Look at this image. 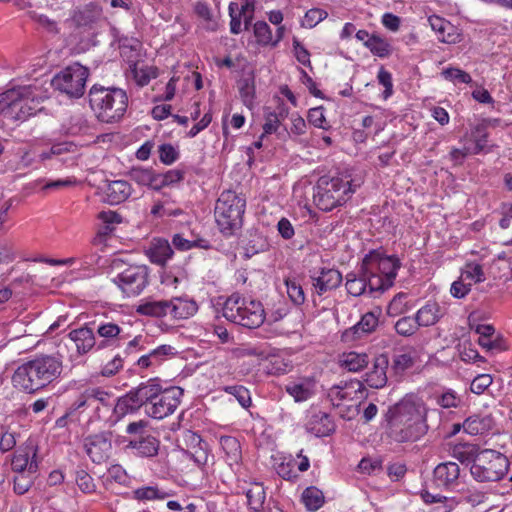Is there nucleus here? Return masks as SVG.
Wrapping results in <instances>:
<instances>
[{
  "mask_svg": "<svg viewBox=\"0 0 512 512\" xmlns=\"http://www.w3.org/2000/svg\"><path fill=\"white\" fill-rule=\"evenodd\" d=\"M461 277L466 282H471V286L485 280L483 268L478 263H467L461 271Z\"/></svg>",
  "mask_w": 512,
  "mask_h": 512,
  "instance_id": "nucleus-46",
  "label": "nucleus"
},
{
  "mask_svg": "<svg viewBox=\"0 0 512 512\" xmlns=\"http://www.w3.org/2000/svg\"><path fill=\"white\" fill-rule=\"evenodd\" d=\"M362 180L345 177H320L314 188L313 200L322 211H331L343 205L348 195L360 187Z\"/></svg>",
  "mask_w": 512,
  "mask_h": 512,
  "instance_id": "nucleus-4",
  "label": "nucleus"
},
{
  "mask_svg": "<svg viewBox=\"0 0 512 512\" xmlns=\"http://www.w3.org/2000/svg\"><path fill=\"white\" fill-rule=\"evenodd\" d=\"M168 307V300L145 301L136 311L141 315L160 318L168 316Z\"/></svg>",
  "mask_w": 512,
  "mask_h": 512,
  "instance_id": "nucleus-36",
  "label": "nucleus"
},
{
  "mask_svg": "<svg viewBox=\"0 0 512 512\" xmlns=\"http://www.w3.org/2000/svg\"><path fill=\"white\" fill-rule=\"evenodd\" d=\"M480 449L474 444H460L453 448V457L461 463H475Z\"/></svg>",
  "mask_w": 512,
  "mask_h": 512,
  "instance_id": "nucleus-43",
  "label": "nucleus"
},
{
  "mask_svg": "<svg viewBox=\"0 0 512 512\" xmlns=\"http://www.w3.org/2000/svg\"><path fill=\"white\" fill-rule=\"evenodd\" d=\"M130 177L139 185L158 190L157 174L152 169L134 168L130 171Z\"/></svg>",
  "mask_w": 512,
  "mask_h": 512,
  "instance_id": "nucleus-37",
  "label": "nucleus"
},
{
  "mask_svg": "<svg viewBox=\"0 0 512 512\" xmlns=\"http://www.w3.org/2000/svg\"><path fill=\"white\" fill-rule=\"evenodd\" d=\"M220 446L225 454V460L230 467L238 466L242 460V449L237 438L232 436H222Z\"/></svg>",
  "mask_w": 512,
  "mask_h": 512,
  "instance_id": "nucleus-31",
  "label": "nucleus"
},
{
  "mask_svg": "<svg viewBox=\"0 0 512 512\" xmlns=\"http://www.w3.org/2000/svg\"><path fill=\"white\" fill-rule=\"evenodd\" d=\"M285 390L296 402L306 401L313 395V385L308 382H292L286 385Z\"/></svg>",
  "mask_w": 512,
  "mask_h": 512,
  "instance_id": "nucleus-41",
  "label": "nucleus"
},
{
  "mask_svg": "<svg viewBox=\"0 0 512 512\" xmlns=\"http://www.w3.org/2000/svg\"><path fill=\"white\" fill-rule=\"evenodd\" d=\"M436 403L444 409L457 408L461 403V398L455 391L448 389L436 397Z\"/></svg>",
  "mask_w": 512,
  "mask_h": 512,
  "instance_id": "nucleus-53",
  "label": "nucleus"
},
{
  "mask_svg": "<svg viewBox=\"0 0 512 512\" xmlns=\"http://www.w3.org/2000/svg\"><path fill=\"white\" fill-rule=\"evenodd\" d=\"M223 390L226 393L233 395L243 408H248L251 405L250 392L244 386H241V385L225 386L223 388Z\"/></svg>",
  "mask_w": 512,
  "mask_h": 512,
  "instance_id": "nucleus-50",
  "label": "nucleus"
},
{
  "mask_svg": "<svg viewBox=\"0 0 512 512\" xmlns=\"http://www.w3.org/2000/svg\"><path fill=\"white\" fill-rule=\"evenodd\" d=\"M168 305V315L174 319H187L193 316L198 310L195 301L182 297L168 300Z\"/></svg>",
  "mask_w": 512,
  "mask_h": 512,
  "instance_id": "nucleus-27",
  "label": "nucleus"
},
{
  "mask_svg": "<svg viewBox=\"0 0 512 512\" xmlns=\"http://www.w3.org/2000/svg\"><path fill=\"white\" fill-rule=\"evenodd\" d=\"M281 121L277 118L272 111L266 109L264 113V124H263V134L261 138L264 136L276 133L281 125Z\"/></svg>",
  "mask_w": 512,
  "mask_h": 512,
  "instance_id": "nucleus-59",
  "label": "nucleus"
},
{
  "mask_svg": "<svg viewBox=\"0 0 512 512\" xmlns=\"http://www.w3.org/2000/svg\"><path fill=\"white\" fill-rule=\"evenodd\" d=\"M67 336L69 340L74 343L78 356H84L93 350L99 351V343L94 328L87 324H84L79 328L72 329Z\"/></svg>",
  "mask_w": 512,
  "mask_h": 512,
  "instance_id": "nucleus-17",
  "label": "nucleus"
},
{
  "mask_svg": "<svg viewBox=\"0 0 512 512\" xmlns=\"http://www.w3.org/2000/svg\"><path fill=\"white\" fill-rule=\"evenodd\" d=\"M89 105L96 118L104 123L119 121L128 107V97L120 88H110L95 84L88 94Z\"/></svg>",
  "mask_w": 512,
  "mask_h": 512,
  "instance_id": "nucleus-3",
  "label": "nucleus"
},
{
  "mask_svg": "<svg viewBox=\"0 0 512 512\" xmlns=\"http://www.w3.org/2000/svg\"><path fill=\"white\" fill-rule=\"evenodd\" d=\"M342 282V275L336 269H322L317 277L313 278V286L318 295L337 288Z\"/></svg>",
  "mask_w": 512,
  "mask_h": 512,
  "instance_id": "nucleus-25",
  "label": "nucleus"
},
{
  "mask_svg": "<svg viewBox=\"0 0 512 512\" xmlns=\"http://www.w3.org/2000/svg\"><path fill=\"white\" fill-rule=\"evenodd\" d=\"M493 379L489 374L477 375L470 385V390L475 394H482L492 384Z\"/></svg>",
  "mask_w": 512,
  "mask_h": 512,
  "instance_id": "nucleus-64",
  "label": "nucleus"
},
{
  "mask_svg": "<svg viewBox=\"0 0 512 512\" xmlns=\"http://www.w3.org/2000/svg\"><path fill=\"white\" fill-rule=\"evenodd\" d=\"M253 33L259 45L273 46L272 30L265 21H257L253 25Z\"/></svg>",
  "mask_w": 512,
  "mask_h": 512,
  "instance_id": "nucleus-45",
  "label": "nucleus"
},
{
  "mask_svg": "<svg viewBox=\"0 0 512 512\" xmlns=\"http://www.w3.org/2000/svg\"><path fill=\"white\" fill-rule=\"evenodd\" d=\"M94 331L98 340V350L119 347L129 336L124 331V322L103 319L94 322Z\"/></svg>",
  "mask_w": 512,
  "mask_h": 512,
  "instance_id": "nucleus-13",
  "label": "nucleus"
},
{
  "mask_svg": "<svg viewBox=\"0 0 512 512\" xmlns=\"http://www.w3.org/2000/svg\"><path fill=\"white\" fill-rule=\"evenodd\" d=\"M460 468L455 462H445L437 465L433 472V479L438 487L450 488L457 484Z\"/></svg>",
  "mask_w": 512,
  "mask_h": 512,
  "instance_id": "nucleus-22",
  "label": "nucleus"
},
{
  "mask_svg": "<svg viewBox=\"0 0 512 512\" xmlns=\"http://www.w3.org/2000/svg\"><path fill=\"white\" fill-rule=\"evenodd\" d=\"M428 407L423 399L415 394H407L388 413L411 421L427 423Z\"/></svg>",
  "mask_w": 512,
  "mask_h": 512,
  "instance_id": "nucleus-14",
  "label": "nucleus"
},
{
  "mask_svg": "<svg viewBox=\"0 0 512 512\" xmlns=\"http://www.w3.org/2000/svg\"><path fill=\"white\" fill-rule=\"evenodd\" d=\"M103 193L107 203L117 205L126 201L132 194V186L126 180L106 181Z\"/></svg>",
  "mask_w": 512,
  "mask_h": 512,
  "instance_id": "nucleus-21",
  "label": "nucleus"
},
{
  "mask_svg": "<svg viewBox=\"0 0 512 512\" xmlns=\"http://www.w3.org/2000/svg\"><path fill=\"white\" fill-rule=\"evenodd\" d=\"M141 392L142 383L117 400L111 417L113 422H118L127 414H131L143 406V399L140 397Z\"/></svg>",
  "mask_w": 512,
  "mask_h": 512,
  "instance_id": "nucleus-19",
  "label": "nucleus"
},
{
  "mask_svg": "<svg viewBox=\"0 0 512 512\" xmlns=\"http://www.w3.org/2000/svg\"><path fill=\"white\" fill-rule=\"evenodd\" d=\"M327 16L328 13L325 10L320 8H312L305 13L302 26L311 29L326 19Z\"/></svg>",
  "mask_w": 512,
  "mask_h": 512,
  "instance_id": "nucleus-56",
  "label": "nucleus"
},
{
  "mask_svg": "<svg viewBox=\"0 0 512 512\" xmlns=\"http://www.w3.org/2000/svg\"><path fill=\"white\" fill-rule=\"evenodd\" d=\"M381 309L379 307L372 311L365 313L360 321L352 327L354 334L361 337L362 334H369L373 332L379 324V316Z\"/></svg>",
  "mask_w": 512,
  "mask_h": 512,
  "instance_id": "nucleus-34",
  "label": "nucleus"
},
{
  "mask_svg": "<svg viewBox=\"0 0 512 512\" xmlns=\"http://www.w3.org/2000/svg\"><path fill=\"white\" fill-rule=\"evenodd\" d=\"M492 419L489 416L473 415L462 424L463 430L469 435H480L490 430Z\"/></svg>",
  "mask_w": 512,
  "mask_h": 512,
  "instance_id": "nucleus-35",
  "label": "nucleus"
},
{
  "mask_svg": "<svg viewBox=\"0 0 512 512\" xmlns=\"http://www.w3.org/2000/svg\"><path fill=\"white\" fill-rule=\"evenodd\" d=\"M247 503L251 509L258 511L262 508L265 501V491L262 485L255 484L246 492Z\"/></svg>",
  "mask_w": 512,
  "mask_h": 512,
  "instance_id": "nucleus-48",
  "label": "nucleus"
},
{
  "mask_svg": "<svg viewBox=\"0 0 512 512\" xmlns=\"http://www.w3.org/2000/svg\"><path fill=\"white\" fill-rule=\"evenodd\" d=\"M285 285L287 294L294 304L300 305L305 301L304 291L296 279H286Z\"/></svg>",
  "mask_w": 512,
  "mask_h": 512,
  "instance_id": "nucleus-52",
  "label": "nucleus"
},
{
  "mask_svg": "<svg viewBox=\"0 0 512 512\" xmlns=\"http://www.w3.org/2000/svg\"><path fill=\"white\" fill-rule=\"evenodd\" d=\"M415 356L412 351L398 353L393 358V368L396 372H403L414 365Z\"/></svg>",
  "mask_w": 512,
  "mask_h": 512,
  "instance_id": "nucleus-51",
  "label": "nucleus"
},
{
  "mask_svg": "<svg viewBox=\"0 0 512 512\" xmlns=\"http://www.w3.org/2000/svg\"><path fill=\"white\" fill-rule=\"evenodd\" d=\"M149 272L145 265H133L115 276L112 281L127 297L138 296L149 282Z\"/></svg>",
  "mask_w": 512,
  "mask_h": 512,
  "instance_id": "nucleus-12",
  "label": "nucleus"
},
{
  "mask_svg": "<svg viewBox=\"0 0 512 512\" xmlns=\"http://www.w3.org/2000/svg\"><path fill=\"white\" fill-rule=\"evenodd\" d=\"M363 271L370 276V293L385 291L393 284L401 266L396 256H387L379 251H371L362 261Z\"/></svg>",
  "mask_w": 512,
  "mask_h": 512,
  "instance_id": "nucleus-7",
  "label": "nucleus"
},
{
  "mask_svg": "<svg viewBox=\"0 0 512 512\" xmlns=\"http://www.w3.org/2000/svg\"><path fill=\"white\" fill-rule=\"evenodd\" d=\"M33 475L28 473H16L14 477V491L22 495L26 493L33 484Z\"/></svg>",
  "mask_w": 512,
  "mask_h": 512,
  "instance_id": "nucleus-58",
  "label": "nucleus"
},
{
  "mask_svg": "<svg viewBox=\"0 0 512 512\" xmlns=\"http://www.w3.org/2000/svg\"><path fill=\"white\" fill-rule=\"evenodd\" d=\"M370 52L380 58H386L392 53V47L384 38L372 34V41L368 44Z\"/></svg>",
  "mask_w": 512,
  "mask_h": 512,
  "instance_id": "nucleus-47",
  "label": "nucleus"
},
{
  "mask_svg": "<svg viewBox=\"0 0 512 512\" xmlns=\"http://www.w3.org/2000/svg\"><path fill=\"white\" fill-rule=\"evenodd\" d=\"M87 396L90 399L91 405H93L94 402H99L105 406H108L111 404L112 400V394L99 387L87 389Z\"/></svg>",
  "mask_w": 512,
  "mask_h": 512,
  "instance_id": "nucleus-62",
  "label": "nucleus"
},
{
  "mask_svg": "<svg viewBox=\"0 0 512 512\" xmlns=\"http://www.w3.org/2000/svg\"><path fill=\"white\" fill-rule=\"evenodd\" d=\"M35 455L31 448L16 451L11 462L13 471L15 473L35 474L38 469L37 462L34 460Z\"/></svg>",
  "mask_w": 512,
  "mask_h": 512,
  "instance_id": "nucleus-24",
  "label": "nucleus"
},
{
  "mask_svg": "<svg viewBox=\"0 0 512 512\" xmlns=\"http://www.w3.org/2000/svg\"><path fill=\"white\" fill-rule=\"evenodd\" d=\"M223 316L243 327L258 328L264 322L266 313L261 302L234 293L224 303Z\"/></svg>",
  "mask_w": 512,
  "mask_h": 512,
  "instance_id": "nucleus-8",
  "label": "nucleus"
},
{
  "mask_svg": "<svg viewBox=\"0 0 512 512\" xmlns=\"http://www.w3.org/2000/svg\"><path fill=\"white\" fill-rule=\"evenodd\" d=\"M308 121L310 124L317 128L328 129L329 125L327 124L326 117L324 114V108L322 106L311 108L308 112Z\"/></svg>",
  "mask_w": 512,
  "mask_h": 512,
  "instance_id": "nucleus-61",
  "label": "nucleus"
},
{
  "mask_svg": "<svg viewBox=\"0 0 512 512\" xmlns=\"http://www.w3.org/2000/svg\"><path fill=\"white\" fill-rule=\"evenodd\" d=\"M327 396L334 406H340L344 402L365 398L366 388L363 382L358 379L341 381L328 390Z\"/></svg>",
  "mask_w": 512,
  "mask_h": 512,
  "instance_id": "nucleus-15",
  "label": "nucleus"
},
{
  "mask_svg": "<svg viewBox=\"0 0 512 512\" xmlns=\"http://www.w3.org/2000/svg\"><path fill=\"white\" fill-rule=\"evenodd\" d=\"M239 92L243 103L246 106H251L255 98V87L251 79H243L239 84Z\"/></svg>",
  "mask_w": 512,
  "mask_h": 512,
  "instance_id": "nucleus-57",
  "label": "nucleus"
},
{
  "mask_svg": "<svg viewBox=\"0 0 512 512\" xmlns=\"http://www.w3.org/2000/svg\"><path fill=\"white\" fill-rule=\"evenodd\" d=\"M84 448L94 463L101 464L110 457L112 451L111 439L105 433L91 435L85 438Z\"/></svg>",
  "mask_w": 512,
  "mask_h": 512,
  "instance_id": "nucleus-16",
  "label": "nucleus"
},
{
  "mask_svg": "<svg viewBox=\"0 0 512 512\" xmlns=\"http://www.w3.org/2000/svg\"><path fill=\"white\" fill-rule=\"evenodd\" d=\"M369 357L364 352L349 351L339 356L338 364L342 369L349 372H359L367 367Z\"/></svg>",
  "mask_w": 512,
  "mask_h": 512,
  "instance_id": "nucleus-30",
  "label": "nucleus"
},
{
  "mask_svg": "<svg viewBox=\"0 0 512 512\" xmlns=\"http://www.w3.org/2000/svg\"><path fill=\"white\" fill-rule=\"evenodd\" d=\"M246 198L236 191L224 190L218 197L214 216L220 232L226 236L235 235L243 226Z\"/></svg>",
  "mask_w": 512,
  "mask_h": 512,
  "instance_id": "nucleus-5",
  "label": "nucleus"
},
{
  "mask_svg": "<svg viewBox=\"0 0 512 512\" xmlns=\"http://www.w3.org/2000/svg\"><path fill=\"white\" fill-rule=\"evenodd\" d=\"M508 467L509 461L504 454L492 449H482L470 472L478 482H494L506 476Z\"/></svg>",
  "mask_w": 512,
  "mask_h": 512,
  "instance_id": "nucleus-9",
  "label": "nucleus"
},
{
  "mask_svg": "<svg viewBox=\"0 0 512 512\" xmlns=\"http://www.w3.org/2000/svg\"><path fill=\"white\" fill-rule=\"evenodd\" d=\"M89 70L79 64L73 63L62 69L52 79V86L69 97H81L84 94Z\"/></svg>",
  "mask_w": 512,
  "mask_h": 512,
  "instance_id": "nucleus-10",
  "label": "nucleus"
},
{
  "mask_svg": "<svg viewBox=\"0 0 512 512\" xmlns=\"http://www.w3.org/2000/svg\"><path fill=\"white\" fill-rule=\"evenodd\" d=\"M345 286L347 292L354 297L365 293L367 287L370 289V276H367L365 271H363V265H361V273L359 276L354 273L347 274Z\"/></svg>",
  "mask_w": 512,
  "mask_h": 512,
  "instance_id": "nucleus-32",
  "label": "nucleus"
},
{
  "mask_svg": "<svg viewBox=\"0 0 512 512\" xmlns=\"http://www.w3.org/2000/svg\"><path fill=\"white\" fill-rule=\"evenodd\" d=\"M311 430L318 437L328 436L334 431V423L330 416L326 413H320L314 416L311 423Z\"/></svg>",
  "mask_w": 512,
  "mask_h": 512,
  "instance_id": "nucleus-42",
  "label": "nucleus"
},
{
  "mask_svg": "<svg viewBox=\"0 0 512 512\" xmlns=\"http://www.w3.org/2000/svg\"><path fill=\"white\" fill-rule=\"evenodd\" d=\"M158 189L175 184L183 179V172L179 169H172L162 174H157Z\"/></svg>",
  "mask_w": 512,
  "mask_h": 512,
  "instance_id": "nucleus-60",
  "label": "nucleus"
},
{
  "mask_svg": "<svg viewBox=\"0 0 512 512\" xmlns=\"http://www.w3.org/2000/svg\"><path fill=\"white\" fill-rule=\"evenodd\" d=\"M183 390L180 387L162 388L157 379L142 383L140 397L148 416L154 419H164L173 414L181 402Z\"/></svg>",
  "mask_w": 512,
  "mask_h": 512,
  "instance_id": "nucleus-2",
  "label": "nucleus"
},
{
  "mask_svg": "<svg viewBox=\"0 0 512 512\" xmlns=\"http://www.w3.org/2000/svg\"><path fill=\"white\" fill-rule=\"evenodd\" d=\"M76 483L79 489L84 493H92L95 491L96 485L93 478L84 470L77 471Z\"/></svg>",
  "mask_w": 512,
  "mask_h": 512,
  "instance_id": "nucleus-63",
  "label": "nucleus"
},
{
  "mask_svg": "<svg viewBox=\"0 0 512 512\" xmlns=\"http://www.w3.org/2000/svg\"><path fill=\"white\" fill-rule=\"evenodd\" d=\"M442 75L446 80L452 81L454 84H469L472 82L471 76L459 68L448 67L442 71Z\"/></svg>",
  "mask_w": 512,
  "mask_h": 512,
  "instance_id": "nucleus-54",
  "label": "nucleus"
},
{
  "mask_svg": "<svg viewBox=\"0 0 512 512\" xmlns=\"http://www.w3.org/2000/svg\"><path fill=\"white\" fill-rule=\"evenodd\" d=\"M419 325L416 321V318H412L410 316H405L397 320L395 323V330L401 336H411L416 333Z\"/></svg>",
  "mask_w": 512,
  "mask_h": 512,
  "instance_id": "nucleus-49",
  "label": "nucleus"
},
{
  "mask_svg": "<svg viewBox=\"0 0 512 512\" xmlns=\"http://www.w3.org/2000/svg\"><path fill=\"white\" fill-rule=\"evenodd\" d=\"M62 370L59 357L41 355L20 365L12 376V383L26 393H34L57 380Z\"/></svg>",
  "mask_w": 512,
  "mask_h": 512,
  "instance_id": "nucleus-1",
  "label": "nucleus"
},
{
  "mask_svg": "<svg viewBox=\"0 0 512 512\" xmlns=\"http://www.w3.org/2000/svg\"><path fill=\"white\" fill-rule=\"evenodd\" d=\"M176 354L177 350L175 347L163 344L141 356L137 361V365L143 369L157 367L164 361L174 357Z\"/></svg>",
  "mask_w": 512,
  "mask_h": 512,
  "instance_id": "nucleus-23",
  "label": "nucleus"
},
{
  "mask_svg": "<svg viewBox=\"0 0 512 512\" xmlns=\"http://www.w3.org/2000/svg\"><path fill=\"white\" fill-rule=\"evenodd\" d=\"M173 495L172 490H166L157 484L141 486L132 491V499L139 502L162 501Z\"/></svg>",
  "mask_w": 512,
  "mask_h": 512,
  "instance_id": "nucleus-26",
  "label": "nucleus"
},
{
  "mask_svg": "<svg viewBox=\"0 0 512 512\" xmlns=\"http://www.w3.org/2000/svg\"><path fill=\"white\" fill-rule=\"evenodd\" d=\"M302 500L310 511H316L324 504L322 491L315 487L306 488L302 494Z\"/></svg>",
  "mask_w": 512,
  "mask_h": 512,
  "instance_id": "nucleus-44",
  "label": "nucleus"
},
{
  "mask_svg": "<svg viewBox=\"0 0 512 512\" xmlns=\"http://www.w3.org/2000/svg\"><path fill=\"white\" fill-rule=\"evenodd\" d=\"M146 255L152 263L164 265L173 255L169 242L165 239H153L146 250Z\"/></svg>",
  "mask_w": 512,
  "mask_h": 512,
  "instance_id": "nucleus-29",
  "label": "nucleus"
},
{
  "mask_svg": "<svg viewBox=\"0 0 512 512\" xmlns=\"http://www.w3.org/2000/svg\"><path fill=\"white\" fill-rule=\"evenodd\" d=\"M444 311L437 302H427L415 314L419 327H430L439 322Z\"/></svg>",
  "mask_w": 512,
  "mask_h": 512,
  "instance_id": "nucleus-28",
  "label": "nucleus"
},
{
  "mask_svg": "<svg viewBox=\"0 0 512 512\" xmlns=\"http://www.w3.org/2000/svg\"><path fill=\"white\" fill-rule=\"evenodd\" d=\"M173 246L180 251H188L192 248L208 249L210 243L206 239H187L182 234H175L172 237Z\"/></svg>",
  "mask_w": 512,
  "mask_h": 512,
  "instance_id": "nucleus-40",
  "label": "nucleus"
},
{
  "mask_svg": "<svg viewBox=\"0 0 512 512\" xmlns=\"http://www.w3.org/2000/svg\"><path fill=\"white\" fill-rule=\"evenodd\" d=\"M194 11L198 17L203 19L207 24L206 28L209 30H216L217 23L213 20L210 7L207 3L198 1L194 5Z\"/></svg>",
  "mask_w": 512,
  "mask_h": 512,
  "instance_id": "nucleus-55",
  "label": "nucleus"
},
{
  "mask_svg": "<svg viewBox=\"0 0 512 512\" xmlns=\"http://www.w3.org/2000/svg\"><path fill=\"white\" fill-rule=\"evenodd\" d=\"M37 89L21 86L0 94V113L14 120L24 121L41 110Z\"/></svg>",
  "mask_w": 512,
  "mask_h": 512,
  "instance_id": "nucleus-6",
  "label": "nucleus"
},
{
  "mask_svg": "<svg viewBox=\"0 0 512 512\" xmlns=\"http://www.w3.org/2000/svg\"><path fill=\"white\" fill-rule=\"evenodd\" d=\"M101 16L102 8L97 3L90 2L72 9L68 20L76 28L91 29Z\"/></svg>",
  "mask_w": 512,
  "mask_h": 512,
  "instance_id": "nucleus-18",
  "label": "nucleus"
},
{
  "mask_svg": "<svg viewBox=\"0 0 512 512\" xmlns=\"http://www.w3.org/2000/svg\"><path fill=\"white\" fill-rule=\"evenodd\" d=\"M129 68L134 79L140 86L147 85L152 78L157 77L156 68L139 65L138 62H130Z\"/></svg>",
  "mask_w": 512,
  "mask_h": 512,
  "instance_id": "nucleus-38",
  "label": "nucleus"
},
{
  "mask_svg": "<svg viewBox=\"0 0 512 512\" xmlns=\"http://www.w3.org/2000/svg\"><path fill=\"white\" fill-rule=\"evenodd\" d=\"M389 366L388 356L380 354L373 359L371 368L365 373V383L374 389L383 388L388 381L387 369Z\"/></svg>",
  "mask_w": 512,
  "mask_h": 512,
  "instance_id": "nucleus-20",
  "label": "nucleus"
},
{
  "mask_svg": "<svg viewBox=\"0 0 512 512\" xmlns=\"http://www.w3.org/2000/svg\"><path fill=\"white\" fill-rule=\"evenodd\" d=\"M389 436L397 443L415 442L428 432V423L411 421L396 415H389Z\"/></svg>",
  "mask_w": 512,
  "mask_h": 512,
  "instance_id": "nucleus-11",
  "label": "nucleus"
},
{
  "mask_svg": "<svg viewBox=\"0 0 512 512\" xmlns=\"http://www.w3.org/2000/svg\"><path fill=\"white\" fill-rule=\"evenodd\" d=\"M129 447L136 450L139 456L154 457L159 450V441L155 437L147 435L138 440H131Z\"/></svg>",
  "mask_w": 512,
  "mask_h": 512,
  "instance_id": "nucleus-33",
  "label": "nucleus"
},
{
  "mask_svg": "<svg viewBox=\"0 0 512 512\" xmlns=\"http://www.w3.org/2000/svg\"><path fill=\"white\" fill-rule=\"evenodd\" d=\"M467 151L472 154L480 153L487 145V133L482 127H476L469 136H467Z\"/></svg>",
  "mask_w": 512,
  "mask_h": 512,
  "instance_id": "nucleus-39",
  "label": "nucleus"
}]
</instances>
